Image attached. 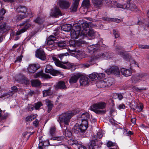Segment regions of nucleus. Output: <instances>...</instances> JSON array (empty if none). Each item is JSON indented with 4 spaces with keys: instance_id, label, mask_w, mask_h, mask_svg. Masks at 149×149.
<instances>
[{
    "instance_id": "obj_52",
    "label": "nucleus",
    "mask_w": 149,
    "mask_h": 149,
    "mask_svg": "<svg viewBox=\"0 0 149 149\" xmlns=\"http://www.w3.org/2000/svg\"><path fill=\"white\" fill-rule=\"evenodd\" d=\"M34 22L38 24H41L42 23V19L40 17H38L34 20Z\"/></svg>"
},
{
    "instance_id": "obj_22",
    "label": "nucleus",
    "mask_w": 149,
    "mask_h": 149,
    "mask_svg": "<svg viewBox=\"0 0 149 149\" xmlns=\"http://www.w3.org/2000/svg\"><path fill=\"white\" fill-rule=\"evenodd\" d=\"M34 77L35 78L41 77L48 79L50 78V76L48 74H44L42 72H40L35 74L34 75Z\"/></svg>"
},
{
    "instance_id": "obj_29",
    "label": "nucleus",
    "mask_w": 149,
    "mask_h": 149,
    "mask_svg": "<svg viewBox=\"0 0 149 149\" xmlns=\"http://www.w3.org/2000/svg\"><path fill=\"white\" fill-rule=\"evenodd\" d=\"M72 28L71 25L69 24H64L61 27V29L65 31H70Z\"/></svg>"
},
{
    "instance_id": "obj_15",
    "label": "nucleus",
    "mask_w": 149,
    "mask_h": 149,
    "mask_svg": "<svg viewBox=\"0 0 149 149\" xmlns=\"http://www.w3.org/2000/svg\"><path fill=\"white\" fill-rule=\"evenodd\" d=\"M99 47L98 44L92 45L88 46L87 47L88 52L90 53H93L98 50Z\"/></svg>"
},
{
    "instance_id": "obj_58",
    "label": "nucleus",
    "mask_w": 149,
    "mask_h": 149,
    "mask_svg": "<svg viewBox=\"0 0 149 149\" xmlns=\"http://www.w3.org/2000/svg\"><path fill=\"white\" fill-rule=\"evenodd\" d=\"M44 146L43 141H42L41 139H39V144L38 148L39 149H43V146Z\"/></svg>"
},
{
    "instance_id": "obj_50",
    "label": "nucleus",
    "mask_w": 149,
    "mask_h": 149,
    "mask_svg": "<svg viewBox=\"0 0 149 149\" xmlns=\"http://www.w3.org/2000/svg\"><path fill=\"white\" fill-rule=\"evenodd\" d=\"M139 47L143 49H149V45H139Z\"/></svg>"
},
{
    "instance_id": "obj_27",
    "label": "nucleus",
    "mask_w": 149,
    "mask_h": 149,
    "mask_svg": "<svg viewBox=\"0 0 149 149\" xmlns=\"http://www.w3.org/2000/svg\"><path fill=\"white\" fill-rule=\"evenodd\" d=\"M97 32H94L93 30L91 29L88 30L87 31V33L86 34H84V35H88V36L90 37V39L91 38H94L95 35L96 34Z\"/></svg>"
},
{
    "instance_id": "obj_57",
    "label": "nucleus",
    "mask_w": 149,
    "mask_h": 149,
    "mask_svg": "<svg viewBox=\"0 0 149 149\" xmlns=\"http://www.w3.org/2000/svg\"><path fill=\"white\" fill-rule=\"evenodd\" d=\"M97 138V136L95 135H93L92 137V140L91 141L92 142L93 141V142H95V143H96V142L98 141Z\"/></svg>"
},
{
    "instance_id": "obj_53",
    "label": "nucleus",
    "mask_w": 149,
    "mask_h": 149,
    "mask_svg": "<svg viewBox=\"0 0 149 149\" xmlns=\"http://www.w3.org/2000/svg\"><path fill=\"white\" fill-rule=\"evenodd\" d=\"M124 134L125 135L129 136L132 135L133 133L130 131H128V130L125 129Z\"/></svg>"
},
{
    "instance_id": "obj_6",
    "label": "nucleus",
    "mask_w": 149,
    "mask_h": 149,
    "mask_svg": "<svg viewBox=\"0 0 149 149\" xmlns=\"http://www.w3.org/2000/svg\"><path fill=\"white\" fill-rule=\"evenodd\" d=\"M147 78L148 76L146 74L141 73L137 76L132 77L131 79L132 83L134 84H137L140 81H145Z\"/></svg>"
},
{
    "instance_id": "obj_9",
    "label": "nucleus",
    "mask_w": 149,
    "mask_h": 149,
    "mask_svg": "<svg viewBox=\"0 0 149 149\" xmlns=\"http://www.w3.org/2000/svg\"><path fill=\"white\" fill-rule=\"evenodd\" d=\"M106 72L108 74H111L116 75H119L120 74V70L117 66H112L109 69L106 70Z\"/></svg>"
},
{
    "instance_id": "obj_18",
    "label": "nucleus",
    "mask_w": 149,
    "mask_h": 149,
    "mask_svg": "<svg viewBox=\"0 0 149 149\" xmlns=\"http://www.w3.org/2000/svg\"><path fill=\"white\" fill-rule=\"evenodd\" d=\"M31 26V24L29 23H26L24 27L22 29L18 30L17 31L16 35L18 36L21 34V33L25 32L26 30Z\"/></svg>"
},
{
    "instance_id": "obj_60",
    "label": "nucleus",
    "mask_w": 149,
    "mask_h": 149,
    "mask_svg": "<svg viewBox=\"0 0 149 149\" xmlns=\"http://www.w3.org/2000/svg\"><path fill=\"white\" fill-rule=\"evenodd\" d=\"M106 145L108 147H110L114 145V143L112 141H109L107 142Z\"/></svg>"
},
{
    "instance_id": "obj_21",
    "label": "nucleus",
    "mask_w": 149,
    "mask_h": 149,
    "mask_svg": "<svg viewBox=\"0 0 149 149\" xmlns=\"http://www.w3.org/2000/svg\"><path fill=\"white\" fill-rule=\"evenodd\" d=\"M68 55V53H62L58 54V57L60 58L61 60V61L63 63L66 64L67 65H68V67H71L72 65L71 64H68V61H62V60L63 58L66 57V56Z\"/></svg>"
},
{
    "instance_id": "obj_38",
    "label": "nucleus",
    "mask_w": 149,
    "mask_h": 149,
    "mask_svg": "<svg viewBox=\"0 0 149 149\" xmlns=\"http://www.w3.org/2000/svg\"><path fill=\"white\" fill-rule=\"evenodd\" d=\"M75 27V28L74 29V30L75 31H78L79 32V33H80L81 31L82 33V29L81 26H80V24H75V26L73 27V28Z\"/></svg>"
},
{
    "instance_id": "obj_12",
    "label": "nucleus",
    "mask_w": 149,
    "mask_h": 149,
    "mask_svg": "<svg viewBox=\"0 0 149 149\" xmlns=\"http://www.w3.org/2000/svg\"><path fill=\"white\" fill-rule=\"evenodd\" d=\"M40 67V65L38 64H34L30 65L27 69L30 73H33Z\"/></svg>"
},
{
    "instance_id": "obj_45",
    "label": "nucleus",
    "mask_w": 149,
    "mask_h": 149,
    "mask_svg": "<svg viewBox=\"0 0 149 149\" xmlns=\"http://www.w3.org/2000/svg\"><path fill=\"white\" fill-rule=\"evenodd\" d=\"M43 104L40 102H38L34 104V107L36 109L38 110Z\"/></svg>"
},
{
    "instance_id": "obj_3",
    "label": "nucleus",
    "mask_w": 149,
    "mask_h": 149,
    "mask_svg": "<svg viewBox=\"0 0 149 149\" xmlns=\"http://www.w3.org/2000/svg\"><path fill=\"white\" fill-rule=\"evenodd\" d=\"M88 120H81V123L79 126L76 125L74 127V132L76 133L84 132L88 127Z\"/></svg>"
},
{
    "instance_id": "obj_61",
    "label": "nucleus",
    "mask_w": 149,
    "mask_h": 149,
    "mask_svg": "<svg viewBox=\"0 0 149 149\" xmlns=\"http://www.w3.org/2000/svg\"><path fill=\"white\" fill-rule=\"evenodd\" d=\"M39 121L38 120L36 119L33 122V126L37 127L38 126L39 124Z\"/></svg>"
},
{
    "instance_id": "obj_34",
    "label": "nucleus",
    "mask_w": 149,
    "mask_h": 149,
    "mask_svg": "<svg viewBox=\"0 0 149 149\" xmlns=\"http://www.w3.org/2000/svg\"><path fill=\"white\" fill-rule=\"evenodd\" d=\"M32 85L36 87H39L41 84L40 82L38 80H34L31 81Z\"/></svg>"
},
{
    "instance_id": "obj_2",
    "label": "nucleus",
    "mask_w": 149,
    "mask_h": 149,
    "mask_svg": "<svg viewBox=\"0 0 149 149\" xmlns=\"http://www.w3.org/2000/svg\"><path fill=\"white\" fill-rule=\"evenodd\" d=\"M105 106L106 104L105 103L100 102L93 104L90 107V109L97 114L105 113L106 112L105 111L100 110L98 109H102L105 108Z\"/></svg>"
},
{
    "instance_id": "obj_11",
    "label": "nucleus",
    "mask_w": 149,
    "mask_h": 149,
    "mask_svg": "<svg viewBox=\"0 0 149 149\" xmlns=\"http://www.w3.org/2000/svg\"><path fill=\"white\" fill-rule=\"evenodd\" d=\"M71 55L73 56H75L77 58H82L84 57V53L83 52L76 50H69Z\"/></svg>"
},
{
    "instance_id": "obj_8",
    "label": "nucleus",
    "mask_w": 149,
    "mask_h": 149,
    "mask_svg": "<svg viewBox=\"0 0 149 149\" xmlns=\"http://www.w3.org/2000/svg\"><path fill=\"white\" fill-rule=\"evenodd\" d=\"M36 56L42 60H44L46 59L45 54L42 49L40 48L36 51Z\"/></svg>"
},
{
    "instance_id": "obj_10",
    "label": "nucleus",
    "mask_w": 149,
    "mask_h": 149,
    "mask_svg": "<svg viewBox=\"0 0 149 149\" xmlns=\"http://www.w3.org/2000/svg\"><path fill=\"white\" fill-rule=\"evenodd\" d=\"M11 89L12 90L10 92L5 93L2 95L0 97V100L1 99H4L5 98H8L10 96H12L14 92H16L18 91V89L16 86H14L12 87Z\"/></svg>"
},
{
    "instance_id": "obj_55",
    "label": "nucleus",
    "mask_w": 149,
    "mask_h": 149,
    "mask_svg": "<svg viewBox=\"0 0 149 149\" xmlns=\"http://www.w3.org/2000/svg\"><path fill=\"white\" fill-rule=\"evenodd\" d=\"M22 57L23 56L22 55H21L20 56H18L16 58V60L15 61V63H16L17 62H21Z\"/></svg>"
},
{
    "instance_id": "obj_39",
    "label": "nucleus",
    "mask_w": 149,
    "mask_h": 149,
    "mask_svg": "<svg viewBox=\"0 0 149 149\" xmlns=\"http://www.w3.org/2000/svg\"><path fill=\"white\" fill-rule=\"evenodd\" d=\"M56 131V128L55 127H51L49 131V135L51 136H53L55 134Z\"/></svg>"
},
{
    "instance_id": "obj_7",
    "label": "nucleus",
    "mask_w": 149,
    "mask_h": 149,
    "mask_svg": "<svg viewBox=\"0 0 149 149\" xmlns=\"http://www.w3.org/2000/svg\"><path fill=\"white\" fill-rule=\"evenodd\" d=\"M117 7L118 8H122L124 9L132 10L136 8V6L132 2H130V1H127L125 4L124 5L118 3Z\"/></svg>"
},
{
    "instance_id": "obj_20",
    "label": "nucleus",
    "mask_w": 149,
    "mask_h": 149,
    "mask_svg": "<svg viewBox=\"0 0 149 149\" xmlns=\"http://www.w3.org/2000/svg\"><path fill=\"white\" fill-rule=\"evenodd\" d=\"M51 15L56 17L58 15H62V13L60 10L59 8L56 7H55L54 10H52L51 13Z\"/></svg>"
},
{
    "instance_id": "obj_5",
    "label": "nucleus",
    "mask_w": 149,
    "mask_h": 149,
    "mask_svg": "<svg viewBox=\"0 0 149 149\" xmlns=\"http://www.w3.org/2000/svg\"><path fill=\"white\" fill-rule=\"evenodd\" d=\"M16 10L18 12H21L24 13L22 15H18L15 17L17 21L23 19L26 17L27 15L25 14L27 11V8L24 6H20L16 9Z\"/></svg>"
},
{
    "instance_id": "obj_63",
    "label": "nucleus",
    "mask_w": 149,
    "mask_h": 149,
    "mask_svg": "<svg viewBox=\"0 0 149 149\" xmlns=\"http://www.w3.org/2000/svg\"><path fill=\"white\" fill-rule=\"evenodd\" d=\"M136 90L139 92H141V91H145L146 90V88L145 87H142L140 88H139L138 87H136Z\"/></svg>"
},
{
    "instance_id": "obj_56",
    "label": "nucleus",
    "mask_w": 149,
    "mask_h": 149,
    "mask_svg": "<svg viewBox=\"0 0 149 149\" xmlns=\"http://www.w3.org/2000/svg\"><path fill=\"white\" fill-rule=\"evenodd\" d=\"M85 42V41L82 39H79L78 40H77L76 42L77 45L79 46H80L81 45L84 44Z\"/></svg>"
},
{
    "instance_id": "obj_44",
    "label": "nucleus",
    "mask_w": 149,
    "mask_h": 149,
    "mask_svg": "<svg viewBox=\"0 0 149 149\" xmlns=\"http://www.w3.org/2000/svg\"><path fill=\"white\" fill-rule=\"evenodd\" d=\"M65 134L66 137H70L72 136V133L69 130L66 129L65 131Z\"/></svg>"
},
{
    "instance_id": "obj_48",
    "label": "nucleus",
    "mask_w": 149,
    "mask_h": 149,
    "mask_svg": "<svg viewBox=\"0 0 149 149\" xmlns=\"http://www.w3.org/2000/svg\"><path fill=\"white\" fill-rule=\"evenodd\" d=\"M6 13V11L3 8H2L0 10V21L2 19L3 16Z\"/></svg>"
},
{
    "instance_id": "obj_31",
    "label": "nucleus",
    "mask_w": 149,
    "mask_h": 149,
    "mask_svg": "<svg viewBox=\"0 0 149 149\" xmlns=\"http://www.w3.org/2000/svg\"><path fill=\"white\" fill-rule=\"evenodd\" d=\"M80 34L79 32L78 31H75L74 30L71 32V37L72 39H76L78 38Z\"/></svg>"
},
{
    "instance_id": "obj_1",
    "label": "nucleus",
    "mask_w": 149,
    "mask_h": 149,
    "mask_svg": "<svg viewBox=\"0 0 149 149\" xmlns=\"http://www.w3.org/2000/svg\"><path fill=\"white\" fill-rule=\"evenodd\" d=\"M73 116V113L72 111L63 113L57 116V120L60 125L63 123L64 124L68 125Z\"/></svg>"
},
{
    "instance_id": "obj_43",
    "label": "nucleus",
    "mask_w": 149,
    "mask_h": 149,
    "mask_svg": "<svg viewBox=\"0 0 149 149\" xmlns=\"http://www.w3.org/2000/svg\"><path fill=\"white\" fill-rule=\"evenodd\" d=\"M116 49L117 52L121 55H123L124 50L120 46H117L116 48Z\"/></svg>"
},
{
    "instance_id": "obj_13",
    "label": "nucleus",
    "mask_w": 149,
    "mask_h": 149,
    "mask_svg": "<svg viewBox=\"0 0 149 149\" xmlns=\"http://www.w3.org/2000/svg\"><path fill=\"white\" fill-rule=\"evenodd\" d=\"M112 85V83H110L108 81H107L106 79L104 80H101L98 81L97 84V86L99 88H104L106 87L110 86Z\"/></svg>"
},
{
    "instance_id": "obj_49",
    "label": "nucleus",
    "mask_w": 149,
    "mask_h": 149,
    "mask_svg": "<svg viewBox=\"0 0 149 149\" xmlns=\"http://www.w3.org/2000/svg\"><path fill=\"white\" fill-rule=\"evenodd\" d=\"M96 146V143L95 142L91 141L89 146L88 149H94V147Z\"/></svg>"
},
{
    "instance_id": "obj_16",
    "label": "nucleus",
    "mask_w": 149,
    "mask_h": 149,
    "mask_svg": "<svg viewBox=\"0 0 149 149\" xmlns=\"http://www.w3.org/2000/svg\"><path fill=\"white\" fill-rule=\"evenodd\" d=\"M82 29V34H86L87 33V31L88 30L89 24L86 22H84L80 25Z\"/></svg>"
},
{
    "instance_id": "obj_26",
    "label": "nucleus",
    "mask_w": 149,
    "mask_h": 149,
    "mask_svg": "<svg viewBox=\"0 0 149 149\" xmlns=\"http://www.w3.org/2000/svg\"><path fill=\"white\" fill-rule=\"evenodd\" d=\"M55 88L56 89H63L66 88V87L64 81H60L55 86Z\"/></svg>"
},
{
    "instance_id": "obj_25",
    "label": "nucleus",
    "mask_w": 149,
    "mask_h": 149,
    "mask_svg": "<svg viewBox=\"0 0 149 149\" xmlns=\"http://www.w3.org/2000/svg\"><path fill=\"white\" fill-rule=\"evenodd\" d=\"M80 0H73L74 2L70 8L72 11L75 12L77 11Z\"/></svg>"
},
{
    "instance_id": "obj_47",
    "label": "nucleus",
    "mask_w": 149,
    "mask_h": 149,
    "mask_svg": "<svg viewBox=\"0 0 149 149\" xmlns=\"http://www.w3.org/2000/svg\"><path fill=\"white\" fill-rule=\"evenodd\" d=\"M89 77L92 81H94L95 80L97 79V75L95 73H93L90 74Z\"/></svg>"
},
{
    "instance_id": "obj_59",
    "label": "nucleus",
    "mask_w": 149,
    "mask_h": 149,
    "mask_svg": "<svg viewBox=\"0 0 149 149\" xmlns=\"http://www.w3.org/2000/svg\"><path fill=\"white\" fill-rule=\"evenodd\" d=\"M49 40H51L54 41L56 40V37L53 36L51 35L50 36L47 38Z\"/></svg>"
},
{
    "instance_id": "obj_54",
    "label": "nucleus",
    "mask_w": 149,
    "mask_h": 149,
    "mask_svg": "<svg viewBox=\"0 0 149 149\" xmlns=\"http://www.w3.org/2000/svg\"><path fill=\"white\" fill-rule=\"evenodd\" d=\"M113 33L115 38H117L119 36V34L117 30H113Z\"/></svg>"
},
{
    "instance_id": "obj_42",
    "label": "nucleus",
    "mask_w": 149,
    "mask_h": 149,
    "mask_svg": "<svg viewBox=\"0 0 149 149\" xmlns=\"http://www.w3.org/2000/svg\"><path fill=\"white\" fill-rule=\"evenodd\" d=\"M143 109V104L141 103H140L139 104L137 105L135 108H134V109H136L138 112L141 111Z\"/></svg>"
},
{
    "instance_id": "obj_17",
    "label": "nucleus",
    "mask_w": 149,
    "mask_h": 149,
    "mask_svg": "<svg viewBox=\"0 0 149 149\" xmlns=\"http://www.w3.org/2000/svg\"><path fill=\"white\" fill-rule=\"evenodd\" d=\"M58 4L60 7L62 8L67 9L69 6L70 4L68 2L61 0L59 1Z\"/></svg>"
},
{
    "instance_id": "obj_4",
    "label": "nucleus",
    "mask_w": 149,
    "mask_h": 149,
    "mask_svg": "<svg viewBox=\"0 0 149 149\" xmlns=\"http://www.w3.org/2000/svg\"><path fill=\"white\" fill-rule=\"evenodd\" d=\"M111 55L107 52L102 53L100 55H96L92 56L90 60L88 61V62L90 63L91 65H93L95 63L96 61L100 58H104L105 57V58L107 59H109L111 58Z\"/></svg>"
},
{
    "instance_id": "obj_35",
    "label": "nucleus",
    "mask_w": 149,
    "mask_h": 149,
    "mask_svg": "<svg viewBox=\"0 0 149 149\" xmlns=\"http://www.w3.org/2000/svg\"><path fill=\"white\" fill-rule=\"evenodd\" d=\"M7 31L5 23L0 24V32L2 33Z\"/></svg>"
},
{
    "instance_id": "obj_32",
    "label": "nucleus",
    "mask_w": 149,
    "mask_h": 149,
    "mask_svg": "<svg viewBox=\"0 0 149 149\" xmlns=\"http://www.w3.org/2000/svg\"><path fill=\"white\" fill-rule=\"evenodd\" d=\"M51 87H49L47 89L44 90L43 91V97H45L52 94L53 93L51 91Z\"/></svg>"
},
{
    "instance_id": "obj_62",
    "label": "nucleus",
    "mask_w": 149,
    "mask_h": 149,
    "mask_svg": "<svg viewBox=\"0 0 149 149\" xmlns=\"http://www.w3.org/2000/svg\"><path fill=\"white\" fill-rule=\"evenodd\" d=\"M77 146L78 149H86V147L83 145L79 144Z\"/></svg>"
},
{
    "instance_id": "obj_24",
    "label": "nucleus",
    "mask_w": 149,
    "mask_h": 149,
    "mask_svg": "<svg viewBox=\"0 0 149 149\" xmlns=\"http://www.w3.org/2000/svg\"><path fill=\"white\" fill-rule=\"evenodd\" d=\"M120 72L122 74L126 77L130 76L132 74L131 70L125 68H122L121 69Z\"/></svg>"
},
{
    "instance_id": "obj_28",
    "label": "nucleus",
    "mask_w": 149,
    "mask_h": 149,
    "mask_svg": "<svg viewBox=\"0 0 149 149\" xmlns=\"http://www.w3.org/2000/svg\"><path fill=\"white\" fill-rule=\"evenodd\" d=\"M45 102L48 108L47 111L48 113H49L52 109L53 107V104L52 103V102L48 99H46Z\"/></svg>"
},
{
    "instance_id": "obj_46",
    "label": "nucleus",
    "mask_w": 149,
    "mask_h": 149,
    "mask_svg": "<svg viewBox=\"0 0 149 149\" xmlns=\"http://www.w3.org/2000/svg\"><path fill=\"white\" fill-rule=\"evenodd\" d=\"M35 118L34 116L32 115H29L26 117L25 120L27 122L31 121L33 120Z\"/></svg>"
},
{
    "instance_id": "obj_14",
    "label": "nucleus",
    "mask_w": 149,
    "mask_h": 149,
    "mask_svg": "<svg viewBox=\"0 0 149 149\" xmlns=\"http://www.w3.org/2000/svg\"><path fill=\"white\" fill-rule=\"evenodd\" d=\"M81 76V74L80 73H76L73 74L69 79V82L70 84L76 83L78 79Z\"/></svg>"
},
{
    "instance_id": "obj_36",
    "label": "nucleus",
    "mask_w": 149,
    "mask_h": 149,
    "mask_svg": "<svg viewBox=\"0 0 149 149\" xmlns=\"http://www.w3.org/2000/svg\"><path fill=\"white\" fill-rule=\"evenodd\" d=\"M46 72L47 73H52L53 72V69L51 65H48L46 66V67L45 70Z\"/></svg>"
},
{
    "instance_id": "obj_51",
    "label": "nucleus",
    "mask_w": 149,
    "mask_h": 149,
    "mask_svg": "<svg viewBox=\"0 0 149 149\" xmlns=\"http://www.w3.org/2000/svg\"><path fill=\"white\" fill-rule=\"evenodd\" d=\"M97 77V79H100L104 77V74L103 73L98 74L96 73Z\"/></svg>"
},
{
    "instance_id": "obj_30",
    "label": "nucleus",
    "mask_w": 149,
    "mask_h": 149,
    "mask_svg": "<svg viewBox=\"0 0 149 149\" xmlns=\"http://www.w3.org/2000/svg\"><path fill=\"white\" fill-rule=\"evenodd\" d=\"M103 0H92V2L95 8L100 7L102 4V2Z\"/></svg>"
},
{
    "instance_id": "obj_64",
    "label": "nucleus",
    "mask_w": 149,
    "mask_h": 149,
    "mask_svg": "<svg viewBox=\"0 0 149 149\" xmlns=\"http://www.w3.org/2000/svg\"><path fill=\"white\" fill-rule=\"evenodd\" d=\"M114 95L117 96L120 100H121L123 98V96L121 94L116 93Z\"/></svg>"
},
{
    "instance_id": "obj_37",
    "label": "nucleus",
    "mask_w": 149,
    "mask_h": 149,
    "mask_svg": "<svg viewBox=\"0 0 149 149\" xmlns=\"http://www.w3.org/2000/svg\"><path fill=\"white\" fill-rule=\"evenodd\" d=\"M65 41H61L58 42V47L61 49L64 48L65 47Z\"/></svg>"
},
{
    "instance_id": "obj_19",
    "label": "nucleus",
    "mask_w": 149,
    "mask_h": 149,
    "mask_svg": "<svg viewBox=\"0 0 149 149\" xmlns=\"http://www.w3.org/2000/svg\"><path fill=\"white\" fill-rule=\"evenodd\" d=\"M52 60L54 61L55 65L56 66L64 69H66L67 66L61 63V62L56 57L52 56Z\"/></svg>"
},
{
    "instance_id": "obj_40",
    "label": "nucleus",
    "mask_w": 149,
    "mask_h": 149,
    "mask_svg": "<svg viewBox=\"0 0 149 149\" xmlns=\"http://www.w3.org/2000/svg\"><path fill=\"white\" fill-rule=\"evenodd\" d=\"M69 144L71 145H77L78 146L79 144L78 141L75 139H71L69 141Z\"/></svg>"
},
{
    "instance_id": "obj_41",
    "label": "nucleus",
    "mask_w": 149,
    "mask_h": 149,
    "mask_svg": "<svg viewBox=\"0 0 149 149\" xmlns=\"http://www.w3.org/2000/svg\"><path fill=\"white\" fill-rule=\"evenodd\" d=\"M82 5L83 6L87 8H88L90 5L89 0H84L82 3Z\"/></svg>"
},
{
    "instance_id": "obj_23",
    "label": "nucleus",
    "mask_w": 149,
    "mask_h": 149,
    "mask_svg": "<svg viewBox=\"0 0 149 149\" xmlns=\"http://www.w3.org/2000/svg\"><path fill=\"white\" fill-rule=\"evenodd\" d=\"M89 79L87 77L83 76L81 77L79 82L81 86L87 85L89 82Z\"/></svg>"
},
{
    "instance_id": "obj_33",
    "label": "nucleus",
    "mask_w": 149,
    "mask_h": 149,
    "mask_svg": "<svg viewBox=\"0 0 149 149\" xmlns=\"http://www.w3.org/2000/svg\"><path fill=\"white\" fill-rule=\"evenodd\" d=\"M90 115L89 114L87 113H83L81 116L80 117L81 120H88L89 118Z\"/></svg>"
}]
</instances>
